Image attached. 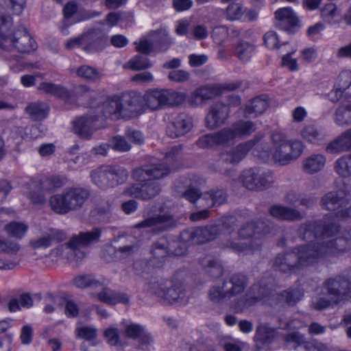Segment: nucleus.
<instances>
[{"label":"nucleus","instance_id":"62","mask_svg":"<svg viewBox=\"0 0 351 351\" xmlns=\"http://www.w3.org/2000/svg\"><path fill=\"white\" fill-rule=\"evenodd\" d=\"M111 147L119 152H128L131 149V145L121 136H114L111 141Z\"/></svg>","mask_w":351,"mask_h":351},{"label":"nucleus","instance_id":"9","mask_svg":"<svg viewBox=\"0 0 351 351\" xmlns=\"http://www.w3.org/2000/svg\"><path fill=\"white\" fill-rule=\"evenodd\" d=\"M186 95L173 89H154L147 91L143 101L151 110H157L164 106H173L184 102Z\"/></svg>","mask_w":351,"mask_h":351},{"label":"nucleus","instance_id":"61","mask_svg":"<svg viewBox=\"0 0 351 351\" xmlns=\"http://www.w3.org/2000/svg\"><path fill=\"white\" fill-rule=\"evenodd\" d=\"M143 328L140 324L131 323L125 326L123 334L128 338L136 339L141 335Z\"/></svg>","mask_w":351,"mask_h":351},{"label":"nucleus","instance_id":"13","mask_svg":"<svg viewBox=\"0 0 351 351\" xmlns=\"http://www.w3.org/2000/svg\"><path fill=\"white\" fill-rule=\"evenodd\" d=\"M239 86L240 84L239 83L201 86L191 93L189 101L193 106H200L206 101L221 95L223 90H233Z\"/></svg>","mask_w":351,"mask_h":351},{"label":"nucleus","instance_id":"19","mask_svg":"<svg viewBox=\"0 0 351 351\" xmlns=\"http://www.w3.org/2000/svg\"><path fill=\"white\" fill-rule=\"evenodd\" d=\"M97 121L98 117L93 115H84L77 117L72 123L73 131L82 138L89 139L97 130L96 126Z\"/></svg>","mask_w":351,"mask_h":351},{"label":"nucleus","instance_id":"52","mask_svg":"<svg viewBox=\"0 0 351 351\" xmlns=\"http://www.w3.org/2000/svg\"><path fill=\"white\" fill-rule=\"evenodd\" d=\"M27 228V226L24 223L12 221L7 224L4 230L9 236L21 239L24 236Z\"/></svg>","mask_w":351,"mask_h":351},{"label":"nucleus","instance_id":"12","mask_svg":"<svg viewBox=\"0 0 351 351\" xmlns=\"http://www.w3.org/2000/svg\"><path fill=\"white\" fill-rule=\"evenodd\" d=\"M322 289L335 305L351 298V281L343 275L326 278L322 283Z\"/></svg>","mask_w":351,"mask_h":351},{"label":"nucleus","instance_id":"36","mask_svg":"<svg viewBox=\"0 0 351 351\" xmlns=\"http://www.w3.org/2000/svg\"><path fill=\"white\" fill-rule=\"evenodd\" d=\"M25 111L33 121H41L47 117L49 106L44 101H37L29 104Z\"/></svg>","mask_w":351,"mask_h":351},{"label":"nucleus","instance_id":"33","mask_svg":"<svg viewBox=\"0 0 351 351\" xmlns=\"http://www.w3.org/2000/svg\"><path fill=\"white\" fill-rule=\"evenodd\" d=\"M267 97L262 95L252 99L245 107V117H256L263 114L268 108Z\"/></svg>","mask_w":351,"mask_h":351},{"label":"nucleus","instance_id":"57","mask_svg":"<svg viewBox=\"0 0 351 351\" xmlns=\"http://www.w3.org/2000/svg\"><path fill=\"white\" fill-rule=\"evenodd\" d=\"M303 293L300 289L284 291L281 293L282 300L289 305H294L302 297Z\"/></svg>","mask_w":351,"mask_h":351},{"label":"nucleus","instance_id":"38","mask_svg":"<svg viewBox=\"0 0 351 351\" xmlns=\"http://www.w3.org/2000/svg\"><path fill=\"white\" fill-rule=\"evenodd\" d=\"M276 329L267 324H259L256 329L254 340L257 346L270 343L276 337Z\"/></svg>","mask_w":351,"mask_h":351},{"label":"nucleus","instance_id":"40","mask_svg":"<svg viewBox=\"0 0 351 351\" xmlns=\"http://www.w3.org/2000/svg\"><path fill=\"white\" fill-rule=\"evenodd\" d=\"M335 123L340 126L351 124V101H343L335 112Z\"/></svg>","mask_w":351,"mask_h":351},{"label":"nucleus","instance_id":"39","mask_svg":"<svg viewBox=\"0 0 351 351\" xmlns=\"http://www.w3.org/2000/svg\"><path fill=\"white\" fill-rule=\"evenodd\" d=\"M199 263L204 271L213 278H218L223 273V267L220 261L212 256H206L199 260Z\"/></svg>","mask_w":351,"mask_h":351},{"label":"nucleus","instance_id":"48","mask_svg":"<svg viewBox=\"0 0 351 351\" xmlns=\"http://www.w3.org/2000/svg\"><path fill=\"white\" fill-rule=\"evenodd\" d=\"M153 256L161 261L169 255V243L166 239L161 238L155 242L151 250Z\"/></svg>","mask_w":351,"mask_h":351},{"label":"nucleus","instance_id":"45","mask_svg":"<svg viewBox=\"0 0 351 351\" xmlns=\"http://www.w3.org/2000/svg\"><path fill=\"white\" fill-rule=\"evenodd\" d=\"M256 51V46L245 41H241L237 45L235 53L237 58L243 62H247L254 55Z\"/></svg>","mask_w":351,"mask_h":351},{"label":"nucleus","instance_id":"37","mask_svg":"<svg viewBox=\"0 0 351 351\" xmlns=\"http://www.w3.org/2000/svg\"><path fill=\"white\" fill-rule=\"evenodd\" d=\"M201 199L204 200V203L201 204L200 206L207 208L218 206L227 201V193L223 189L210 190L204 193Z\"/></svg>","mask_w":351,"mask_h":351},{"label":"nucleus","instance_id":"21","mask_svg":"<svg viewBox=\"0 0 351 351\" xmlns=\"http://www.w3.org/2000/svg\"><path fill=\"white\" fill-rule=\"evenodd\" d=\"M230 109L228 105L222 103L213 104L205 118V123L208 128L214 130L223 124L228 118Z\"/></svg>","mask_w":351,"mask_h":351},{"label":"nucleus","instance_id":"15","mask_svg":"<svg viewBox=\"0 0 351 351\" xmlns=\"http://www.w3.org/2000/svg\"><path fill=\"white\" fill-rule=\"evenodd\" d=\"M177 220L169 209L160 208L159 213L145 219L136 224L135 228H153L154 230L162 232L176 226Z\"/></svg>","mask_w":351,"mask_h":351},{"label":"nucleus","instance_id":"27","mask_svg":"<svg viewBox=\"0 0 351 351\" xmlns=\"http://www.w3.org/2000/svg\"><path fill=\"white\" fill-rule=\"evenodd\" d=\"M162 300L171 304H183L187 302L186 290L182 282L178 280H173L171 287L167 290Z\"/></svg>","mask_w":351,"mask_h":351},{"label":"nucleus","instance_id":"53","mask_svg":"<svg viewBox=\"0 0 351 351\" xmlns=\"http://www.w3.org/2000/svg\"><path fill=\"white\" fill-rule=\"evenodd\" d=\"M112 203L107 198H100L96 200V207L93 211L94 216L101 219L111 212Z\"/></svg>","mask_w":351,"mask_h":351},{"label":"nucleus","instance_id":"26","mask_svg":"<svg viewBox=\"0 0 351 351\" xmlns=\"http://www.w3.org/2000/svg\"><path fill=\"white\" fill-rule=\"evenodd\" d=\"M274 14L276 19L278 21V25L285 30L290 31L300 24L296 13L291 7L279 8Z\"/></svg>","mask_w":351,"mask_h":351},{"label":"nucleus","instance_id":"29","mask_svg":"<svg viewBox=\"0 0 351 351\" xmlns=\"http://www.w3.org/2000/svg\"><path fill=\"white\" fill-rule=\"evenodd\" d=\"M269 212L274 218L282 221H293L302 219V215L297 209L280 204L271 206Z\"/></svg>","mask_w":351,"mask_h":351},{"label":"nucleus","instance_id":"4","mask_svg":"<svg viewBox=\"0 0 351 351\" xmlns=\"http://www.w3.org/2000/svg\"><path fill=\"white\" fill-rule=\"evenodd\" d=\"M0 47L21 53H29L37 49L36 40L26 29H11L10 16L0 14Z\"/></svg>","mask_w":351,"mask_h":351},{"label":"nucleus","instance_id":"56","mask_svg":"<svg viewBox=\"0 0 351 351\" xmlns=\"http://www.w3.org/2000/svg\"><path fill=\"white\" fill-rule=\"evenodd\" d=\"M20 249L21 246L18 243L0 238V252L7 254H16Z\"/></svg>","mask_w":351,"mask_h":351},{"label":"nucleus","instance_id":"34","mask_svg":"<svg viewBox=\"0 0 351 351\" xmlns=\"http://www.w3.org/2000/svg\"><path fill=\"white\" fill-rule=\"evenodd\" d=\"M97 298L100 302L110 305L117 303L128 304L130 301V298L126 293L116 292L108 288H104L99 292Z\"/></svg>","mask_w":351,"mask_h":351},{"label":"nucleus","instance_id":"17","mask_svg":"<svg viewBox=\"0 0 351 351\" xmlns=\"http://www.w3.org/2000/svg\"><path fill=\"white\" fill-rule=\"evenodd\" d=\"M254 140L239 143L236 147L223 149L219 155V167L223 165H235L239 163L254 146Z\"/></svg>","mask_w":351,"mask_h":351},{"label":"nucleus","instance_id":"3","mask_svg":"<svg viewBox=\"0 0 351 351\" xmlns=\"http://www.w3.org/2000/svg\"><path fill=\"white\" fill-rule=\"evenodd\" d=\"M143 112L141 98L135 92H125L108 97L102 104L104 116L113 121L128 120Z\"/></svg>","mask_w":351,"mask_h":351},{"label":"nucleus","instance_id":"58","mask_svg":"<svg viewBox=\"0 0 351 351\" xmlns=\"http://www.w3.org/2000/svg\"><path fill=\"white\" fill-rule=\"evenodd\" d=\"M171 70L168 74V77L171 81L175 82H183L189 79L190 73L179 67H171Z\"/></svg>","mask_w":351,"mask_h":351},{"label":"nucleus","instance_id":"2","mask_svg":"<svg viewBox=\"0 0 351 351\" xmlns=\"http://www.w3.org/2000/svg\"><path fill=\"white\" fill-rule=\"evenodd\" d=\"M170 172L169 167L162 163H151L143 165L134 170L132 176L141 184H132L124 191L125 194L143 200L155 197L161 191V186L156 181L167 176Z\"/></svg>","mask_w":351,"mask_h":351},{"label":"nucleus","instance_id":"49","mask_svg":"<svg viewBox=\"0 0 351 351\" xmlns=\"http://www.w3.org/2000/svg\"><path fill=\"white\" fill-rule=\"evenodd\" d=\"M73 285L80 289L97 287L100 285L99 280L91 274L79 275L73 279Z\"/></svg>","mask_w":351,"mask_h":351},{"label":"nucleus","instance_id":"23","mask_svg":"<svg viewBox=\"0 0 351 351\" xmlns=\"http://www.w3.org/2000/svg\"><path fill=\"white\" fill-rule=\"evenodd\" d=\"M348 204V195L343 191L328 192L320 200V205L323 208L337 213L346 207Z\"/></svg>","mask_w":351,"mask_h":351},{"label":"nucleus","instance_id":"20","mask_svg":"<svg viewBox=\"0 0 351 351\" xmlns=\"http://www.w3.org/2000/svg\"><path fill=\"white\" fill-rule=\"evenodd\" d=\"M100 41L94 31H88L77 37L68 40L65 46L69 49L80 47L85 51L90 53L97 50V45Z\"/></svg>","mask_w":351,"mask_h":351},{"label":"nucleus","instance_id":"5","mask_svg":"<svg viewBox=\"0 0 351 351\" xmlns=\"http://www.w3.org/2000/svg\"><path fill=\"white\" fill-rule=\"evenodd\" d=\"M271 155L275 163L287 165L296 160L302 154L304 145L302 141L288 138L287 136L279 131L271 135Z\"/></svg>","mask_w":351,"mask_h":351},{"label":"nucleus","instance_id":"60","mask_svg":"<svg viewBox=\"0 0 351 351\" xmlns=\"http://www.w3.org/2000/svg\"><path fill=\"white\" fill-rule=\"evenodd\" d=\"M75 72L85 79L95 80L101 76V72L95 67H77Z\"/></svg>","mask_w":351,"mask_h":351},{"label":"nucleus","instance_id":"24","mask_svg":"<svg viewBox=\"0 0 351 351\" xmlns=\"http://www.w3.org/2000/svg\"><path fill=\"white\" fill-rule=\"evenodd\" d=\"M73 248L69 245L68 241L51 250L49 254L45 256V263L51 265L57 263L60 258H66L70 263L77 267L80 263L75 260V254L73 253Z\"/></svg>","mask_w":351,"mask_h":351},{"label":"nucleus","instance_id":"43","mask_svg":"<svg viewBox=\"0 0 351 351\" xmlns=\"http://www.w3.org/2000/svg\"><path fill=\"white\" fill-rule=\"evenodd\" d=\"M173 280L163 278H152L149 282V288L154 294L162 299L167 290L171 287Z\"/></svg>","mask_w":351,"mask_h":351},{"label":"nucleus","instance_id":"30","mask_svg":"<svg viewBox=\"0 0 351 351\" xmlns=\"http://www.w3.org/2000/svg\"><path fill=\"white\" fill-rule=\"evenodd\" d=\"M350 150L351 128L332 141L326 147V151L329 154H339Z\"/></svg>","mask_w":351,"mask_h":351},{"label":"nucleus","instance_id":"1","mask_svg":"<svg viewBox=\"0 0 351 351\" xmlns=\"http://www.w3.org/2000/svg\"><path fill=\"white\" fill-rule=\"evenodd\" d=\"M346 241L343 238L330 240L326 243H311L293 248L292 251L278 254L273 263L276 270L283 273H293L314 264L322 258L343 252Z\"/></svg>","mask_w":351,"mask_h":351},{"label":"nucleus","instance_id":"59","mask_svg":"<svg viewBox=\"0 0 351 351\" xmlns=\"http://www.w3.org/2000/svg\"><path fill=\"white\" fill-rule=\"evenodd\" d=\"M220 228L227 232L228 234L234 232L235 227L237 226L238 220L236 216L226 215L221 219Z\"/></svg>","mask_w":351,"mask_h":351},{"label":"nucleus","instance_id":"31","mask_svg":"<svg viewBox=\"0 0 351 351\" xmlns=\"http://www.w3.org/2000/svg\"><path fill=\"white\" fill-rule=\"evenodd\" d=\"M63 14L65 21H64L63 25L61 27L60 30L61 32L66 35L69 34L68 27L69 25H65L66 23L69 21L71 19L73 18V23H76L84 21L87 19V17H82L81 13L80 11V8L78 4L75 1H69L63 8Z\"/></svg>","mask_w":351,"mask_h":351},{"label":"nucleus","instance_id":"46","mask_svg":"<svg viewBox=\"0 0 351 351\" xmlns=\"http://www.w3.org/2000/svg\"><path fill=\"white\" fill-rule=\"evenodd\" d=\"M304 139L311 143H318L324 139V134L314 125H306L301 131Z\"/></svg>","mask_w":351,"mask_h":351},{"label":"nucleus","instance_id":"32","mask_svg":"<svg viewBox=\"0 0 351 351\" xmlns=\"http://www.w3.org/2000/svg\"><path fill=\"white\" fill-rule=\"evenodd\" d=\"M37 89L40 93L52 95L65 101L71 98L69 90L60 84L43 82L39 84Z\"/></svg>","mask_w":351,"mask_h":351},{"label":"nucleus","instance_id":"51","mask_svg":"<svg viewBox=\"0 0 351 351\" xmlns=\"http://www.w3.org/2000/svg\"><path fill=\"white\" fill-rule=\"evenodd\" d=\"M267 295V291L265 288H261L258 285H254L250 289L247 298L245 300V305L251 306L263 299Z\"/></svg>","mask_w":351,"mask_h":351},{"label":"nucleus","instance_id":"50","mask_svg":"<svg viewBox=\"0 0 351 351\" xmlns=\"http://www.w3.org/2000/svg\"><path fill=\"white\" fill-rule=\"evenodd\" d=\"M40 180L42 183L36 184L35 186H43V188L49 192L62 187L65 183V179L58 176H52Z\"/></svg>","mask_w":351,"mask_h":351},{"label":"nucleus","instance_id":"7","mask_svg":"<svg viewBox=\"0 0 351 351\" xmlns=\"http://www.w3.org/2000/svg\"><path fill=\"white\" fill-rule=\"evenodd\" d=\"M90 196L88 189L82 187H69L62 193L53 195L49 199L51 210L58 215H65L80 209Z\"/></svg>","mask_w":351,"mask_h":351},{"label":"nucleus","instance_id":"64","mask_svg":"<svg viewBox=\"0 0 351 351\" xmlns=\"http://www.w3.org/2000/svg\"><path fill=\"white\" fill-rule=\"evenodd\" d=\"M283 339L287 343H293L295 344V348L305 343L304 336L300 332L296 331L285 335L283 337Z\"/></svg>","mask_w":351,"mask_h":351},{"label":"nucleus","instance_id":"63","mask_svg":"<svg viewBox=\"0 0 351 351\" xmlns=\"http://www.w3.org/2000/svg\"><path fill=\"white\" fill-rule=\"evenodd\" d=\"M335 84L342 89L348 88L351 86V71L346 69L341 71L337 77Z\"/></svg>","mask_w":351,"mask_h":351},{"label":"nucleus","instance_id":"55","mask_svg":"<svg viewBox=\"0 0 351 351\" xmlns=\"http://www.w3.org/2000/svg\"><path fill=\"white\" fill-rule=\"evenodd\" d=\"M229 29L225 25L215 27L213 29L212 38L215 43L223 44L229 37Z\"/></svg>","mask_w":351,"mask_h":351},{"label":"nucleus","instance_id":"47","mask_svg":"<svg viewBox=\"0 0 351 351\" xmlns=\"http://www.w3.org/2000/svg\"><path fill=\"white\" fill-rule=\"evenodd\" d=\"M335 171L341 176H351V154H346L338 158L334 165Z\"/></svg>","mask_w":351,"mask_h":351},{"label":"nucleus","instance_id":"25","mask_svg":"<svg viewBox=\"0 0 351 351\" xmlns=\"http://www.w3.org/2000/svg\"><path fill=\"white\" fill-rule=\"evenodd\" d=\"M192 127L191 119L186 114H180L169 124L167 134L171 138H178L188 133Z\"/></svg>","mask_w":351,"mask_h":351},{"label":"nucleus","instance_id":"14","mask_svg":"<svg viewBox=\"0 0 351 351\" xmlns=\"http://www.w3.org/2000/svg\"><path fill=\"white\" fill-rule=\"evenodd\" d=\"M102 234L101 228H93L89 231L80 232L77 234L73 235L69 241V245L71 246L75 254V260L81 263L86 257V252L81 250L82 247H87L100 241Z\"/></svg>","mask_w":351,"mask_h":351},{"label":"nucleus","instance_id":"41","mask_svg":"<svg viewBox=\"0 0 351 351\" xmlns=\"http://www.w3.org/2000/svg\"><path fill=\"white\" fill-rule=\"evenodd\" d=\"M235 138L250 135L256 130V125L251 121L239 120L231 125Z\"/></svg>","mask_w":351,"mask_h":351},{"label":"nucleus","instance_id":"11","mask_svg":"<svg viewBox=\"0 0 351 351\" xmlns=\"http://www.w3.org/2000/svg\"><path fill=\"white\" fill-rule=\"evenodd\" d=\"M339 226L335 223H329L326 218L317 221H308L300 226L299 237L303 240L313 238H328L339 232Z\"/></svg>","mask_w":351,"mask_h":351},{"label":"nucleus","instance_id":"44","mask_svg":"<svg viewBox=\"0 0 351 351\" xmlns=\"http://www.w3.org/2000/svg\"><path fill=\"white\" fill-rule=\"evenodd\" d=\"M321 16L325 22L336 24L341 19V13L335 4L330 3L321 9Z\"/></svg>","mask_w":351,"mask_h":351},{"label":"nucleus","instance_id":"8","mask_svg":"<svg viewBox=\"0 0 351 351\" xmlns=\"http://www.w3.org/2000/svg\"><path fill=\"white\" fill-rule=\"evenodd\" d=\"M91 181L101 189L106 190L123 184L129 173L119 165H101L90 172Z\"/></svg>","mask_w":351,"mask_h":351},{"label":"nucleus","instance_id":"42","mask_svg":"<svg viewBox=\"0 0 351 351\" xmlns=\"http://www.w3.org/2000/svg\"><path fill=\"white\" fill-rule=\"evenodd\" d=\"M246 12V8L239 2L233 1L226 7L224 16L230 21H241Z\"/></svg>","mask_w":351,"mask_h":351},{"label":"nucleus","instance_id":"18","mask_svg":"<svg viewBox=\"0 0 351 351\" xmlns=\"http://www.w3.org/2000/svg\"><path fill=\"white\" fill-rule=\"evenodd\" d=\"M235 138L230 126L224 128L218 132L202 136L196 141V145L199 148L208 149L215 146L223 145Z\"/></svg>","mask_w":351,"mask_h":351},{"label":"nucleus","instance_id":"6","mask_svg":"<svg viewBox=\"0 0 351 351\" xmlns=\"http://www.w3.org/2000/svg\"><path fill=\"white\" fill-rule=\"evenodd\" d=\"M248 285V278L237 272L226 277L221 284L212 285L208 291V298L214 304H223L231 298L241 295Z\"/></svg>","mask_w":351,"mask_h":351},{"label":"nucleus","instance_id":"22","mask_svg":"<svg viewBox=\"0 0 351 351\" xmlns=\"http://www.w3.org/2000/svg\"><path fill=\"white\" fill-rule=\"evenodd\" d=\"M270 232V227L263 219L252 221L243 224L238 230V236L241 239L260 237Z\"/></svg>","mask_w":351,"mask_h":351},{"label":"nucleus","instance_id":"10","mask_svg":"<svg viewBox=\"0 0 351 351\" xmlns=\"http://www.w3.org/2000/svg\"><path fill=\"white\" fill-rule=\"evenodd\" d=\"M239 182L247 190L262 191L271 186L274 183L273 173L268 169L252 167L243 170Z\"/></svg>","mask_w":351,"mask_h":351},{"label":"nucleus","instance_id":"28","mask_svg":"<svg viewBox=\"0 0 351 351\" xmlns=\"http://www.w3.org/2000/svg\"><path fill=\"white\" fill-rule=\"evenodd\" d=\"M326 158L321 154H313L304 158L301 164L302 171L308 175H313L322 171L326 165Z\"/></svg>","mask_w":351,"mask_h":351},{"label":"nucleus","instance_id":"54","mask_svg":"<svg viewBox=\"0 0 351 351\" xmlns=\"http://www.w3.org/2000/svg\"><path fill=\"white\" fill-rule=\"evenodd\" d=\"M226 247L232 249L237 253L250 254L252 253L255 250L258 248V245L253 246L248 245L245 243L236 242L228 241L226 243Z\"/></svg>","mask_w":351,"mask_h":351},{"label":"nucleus","instance_id":"35","mask_svg":"<svg viewBox=\"0 0 351 351\" xmlns=\"http://www.w3.org/2000/svg\"><path fill=\"white\" fill-rule=\"evenodd\" d=\"M40 180H31L27 184V197L34 204H43L46 202V194L48 191L44 189L43 186H36V184H40Z\"/></svg>","mask_w":351,"mask_h":351},{"label":"nucleus","instance_id":"16","mask_svg":"<svg viewBox=\"0 0 351 351\" xmlns=\"http://www.w3.org/2000/svg\"><path fill=\"white\" fill-rule=\"evenodd\" d=\"M221 234L219 224H212L183 231L182 237L193 245H199L213 241Z\"/></svg>","mask_w":351,"mask_h":351}]
</instances>
